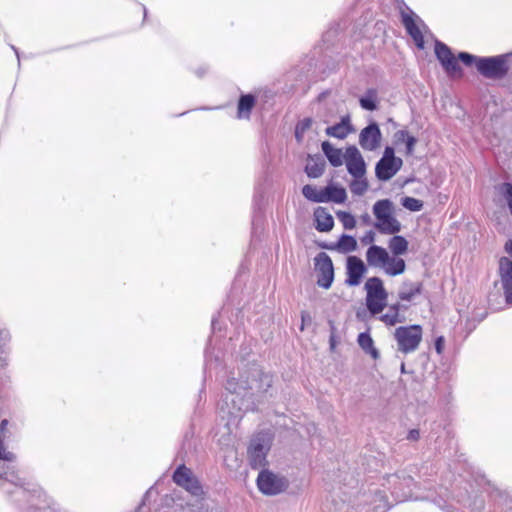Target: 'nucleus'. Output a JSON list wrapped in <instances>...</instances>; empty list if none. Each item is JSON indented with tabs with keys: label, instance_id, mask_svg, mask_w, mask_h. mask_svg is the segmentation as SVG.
Wrapping results in <instances>:
<instances>
[{
	"label": "nucleus",
	"instance_id": "nucleus-3",
	"mask_svg": "<svg viewBox=\"0 0 512 512\" xmlns=\"http://www.w3.org/2000/svg\"><path fill=\"white\" fill-rule=\"evenodd\" d=\"M365 256L368 266L381 268L389 276H397L405 272V261L400 257H391L388 251L381 246L371 245Z\"/></svg>",
	"mask_w": 512,
	"mask_h": 512
},
{
	"label": "nucleus",
	"instance_id": "nucleus-41",
	"mask_svg": "<svg viewBox=\"0 0 512 512\" xmlns=\"http://www.w3.org/2000/svg\"><path fill=\"white\" fill-rule=\"evenodd\" d=\"M445 339L443 336H439L435 340V350L438 354H442L444 349Z\"/></svg>",
	"mask_w": 512,
	"mask_h": 512
},
{
	"label": "nucleus",
	"instance_id": "nucleus-38",
	"mask_svg": "<svg viewBox=\"0 0 512 512\" xmlns=\"http://www.w3.org/2000/svg\"><path fill=\"white\" fill-rule=\"evenodd\" d=\"M312 124H313L312 118L307 117V118L300 120L296 124V127L299 128L300 132L305 133L306 131H308L311 128Z\"/></svg>",
	"mask_w": 512,
	"mask_h": 512
},
{
	"label": "nucleus",
	"instance_id": "nucleus-23",
	"mask_svg": "<svg viewBox=\"0 0 512 512\" xmlns=\"http://www.w3.org/2000/svg\"><path fill=\"white\" fill-rule=\"evenodd\" d=\"M256 104V98L252 94H243L240 96L237 105V117L239 119H249L252 109Z\"/></svg>",
	"mask_w": 512,
	"mask_h": 512
},
{
	"label": "nucleus",
	"instance_id": "nucleus-31",
	"mask_svg": "<svg viewBox=\"0 0 512 512\" xmlns=\"http://www.w3.org/2000/svg\"><path fill=\"white\" fill-rule=\"evenodd\" d=\"M316 224H334V219L325 208L319 207L314 212Z\"/></svg>",
	"mask_w": 512,
	"mask_h": 512
},
{
	"label": "nucleus",
	"instance_id": "nucleus-20",
	"mask_svg": "<svg viewBox=\"0 0 512 512\" xmlns=\"http://www.w3.org/2000/svg\"><path fill=\"white\" fill-rule=\"evenodd\" d=\"M325 160L321 155H308L305 173L309 178H319L325 170Z\"/></svg>",
	"mask_w": 512,
	"mask_h": 512
},
{
	"label": "nucleus",
	"instance_id": "nucleus-15",
	"mask_svg": "<svg viewBox=\"0 0 512 512\" xmlns=\"http://www.w3.org/2000/svg\"><path fill=\"white\" fill-rule=\"evenodd\" d=\"M382 133L376 122H371L359 134V145L363 150L375 151L381 143Z\"/></svg>",
	"mask_w": 512,
	"mask_h": 512
},
{
	"label": "nucleus",
	"instance_id": "nucleus-18",
	"mask_svg": "<svg viewBox=\"0 0 512 512\" xmlns=\"http://www.w3.org/2000/svg\"><path fill=\"white\" fill-rule=\"evenodd\" d=\"M393 203L389 199L377 201L373 206V213L379 224H399L393 217Z\"/></svg>",
	"mask_w": 512,
	"mask_h": 512
},
{
	"label": "nucleus",
	"instance_id": "nucleus-52",
	"mask_svg": "<svg viewBox=\"0 0 512 512\" xmlns=\"http://www.w3.org/2000/svg\"><path fill=\"white\" fill-rule=\"evenodd\" d=\"M7 424H8V421L6 419L1 421V424H0L1 432H3L5 430Z\"/></svg>",
	"mask_w": 512,
	"mask_h": 512
},
{
	"label": "nucleus",
	"instance_id": "nucleus-32",
	"mask_svg": "<svg viewBox=\"0 0 512 512\" xmlns=\"http://www.w3.org/2000/svg\"><path fill=\"white\" fill-rule=\"evenodd\" d=\"M368 189V183L366 179L355 178L350 184V190L355 195H363Z\"/></svg>",
	"mask_w": 512,
	"mask_h": 512
},
{
	"label": "nucleus",
	"instance_id": "nucleus-58",
	"mask_svg": "<svg viewBox=\"0 0 512 512\" xmlns=\"http://www.w3.org/2000/svg\"><path fill=\"white\" fill-rule=\"evenodd\" d=\"M345 228H354L355 226L353 225H350V226H344Z\"/></svg>",
	"mask_w": 512,
	"mask_h": 512
},
{
	"label": "nucleus",
	"instance_id": "nucleus-29",
	"mask_svg": "<svg viewBox=\"0 0 512 512\" xmlns=\"http://www.w3.org/2000/svg\"><path fill=\"white\" fill-rule=\"evenodd\" d=\"M302 194L308 200L316 203H323V189L318 190L316 187L307 184L303 186Z\"/></svg>",
	"mask_w": 512,
	"mask_h": 512
},
{
	"label": "nucleus",
	"instance_id": "nucleus-19",
	"mask_svg": "<svg viewBox=\"0 0 512 512\" xmlns=\"http://www.w3.org/2000/svg\"><path fill=\"white\" fill-rule=\"evenodd\" d=\"M414 13L409 10L408 12L402 11L401 17H402V23L407 31V33L411 36V38L414 40L416 46L420 49L424 48V37L420 30V28L417 26L415 20H414Z\"/></svg>",
	"mask_w": 512,
	"mask_h": 512
},
{
	"label": "nucleus",
	"instance_id": "nucleus-27",
	"mask_svg": "<svg viewBox=\"0 0 512 512\" xmlns=\"http://www.w3.org/2000/svg\"><path fill=\"white\" fill-rule=\"evenodd\" d=\"M357 342H358V345L361 347V349L365 353L371 355V357L373 359H378L379 358V352L374 347L373 339L371 338L369 333H366V332L360 333L358 335Z\"/></svg>",
	"mask_w": 512,
	"mask_h": 512
},
{
	"label": "nucleus",
	"instance_id": "nucleus-44",
	"mask_svg": "<svg viewBox=\"0 0 512 512\" xmlns=\"http://www.w3.org/2000/svg\"><path fill=\"white\" fill-rule=\"evenodd\" d=\"M301 327L300 329L303 331L304 330V326L307 322H311V317H310V314L306 311H302L301 313Z\"/></svg>",
	"mask_w": 512,
	"mask_h": 512
},
{
	"label": "nucleus",
	"instance_id": "nucleus-16",
	"mask_svg": "<svg viewBox=\"0 0 512 512\" xmlns=\"http://www.w3.org/2000/svg\"><path fill=\"white\" fill-rule=\"evenodd\" d=\"M499 276L505 301L512 306V260L508 257L499 260Z\"/></svg>",
	"mask_w": 512,
	"mask_h": 512
},
{
	"label": "nucleus",
	"instance_id": "nucleus-26",
	"mask_svg": "<svg viewBox=\"0 0 512 512\" xmlns=\"http://www.w3.org/2000/svg\"><path fill=\"white\" fill-rule=\"evenodd\" d=\"M347 194L344 188L333 185H328L323 188V202L343 203L346 200Z\"/></svg>",
	"mask_w": 512,
	"mask_h": 512
},
{
	"label": "nucleus",
	"instance_id": "nucleus-4",
	"mask_svg": "<svg viewBox=\"0 0 512 512\" xmlns=\"http://www.w3.org/2000/svg\"><path fill=\"white\" fill-rule=\"evenodd\" d=\"M366 306L372 315L383 311L387 305L388 292L384 288L383 281L379 277L368 278L365 283Z\"/></svg>",
	"mask_w": 512,
	"mask_h": 512
},
{
	"label": "nucleus",
	"instance_id": "nucleus-12",
	"mask_svg": "<svg viewBox=\"0 0 512 512\" xmlns=\"http://www.w3.org/2000/svg\"><path fill=\"white\" fill-rule=\"evenodd\" d=\"M435 55L441 63L445 72L450 76H462V69L458 63V57L456 58L451 49L443 42L435 41Z\"/></svg>",
	"mask_w": 512,
	"mask_h": 512
},
{
	"label": "nucleus",
	"instance_id": "nucleus-28",
	"mask_svg": "<svg viewBox=\"0 0 512 512\" xmlns=\"http://www.w3.org/2000/svg\"><path fill=\"white\" fill-rule=\"evenodd\" d=\"M377 90L370 88L366 91L365 95L359 99L360 106L367 111H374L377 109Z\"/></svg>",
	"mask_w": 512,
	"mask_h": 512
},
{
	"label": "nucleus",
	"instance_id": "nucleus-45",
	"mask_svg": "<svg viewBox=\"0 0 512 512\" xmlns=\"http://www.w3.org/2000/svg\"><path fill=\"white\" fill-rule=\"evenodd\" d=\"M304 132H300L299 128L295 127V138L298 142H301L304 138Z\"/></svg>",
	"mask_w": 512,
	"mask_h": 512
},
{
	"label": "nucleus",
	"instance_id": "nucleus-37",
	"mask_svg": "<svg viewBox=\"0 0 512 512\" xmlns=\"http://www.w3.org/2000/svg\"><path fill=\"white\" fill-rule=\"evenodd\" d=\"M405 145H406V154L407 155H412L413 152H414V148H415V145L417 143V139L416 137L412 136V135H409L406 140H405Z\"/></svg>",
	"mask_w": 512,
	"mask_h": 512
},
{
	"label": "nucleus",
	"instance_id": "nucleus-55",
	"mask_svg": "<svg viewBox=\"0 0 512 512\" xmlns=\"http://www.w3.org/2000/svg\"><path fill=\"white\" fill-rule=\"evenodd\" d=\"M143 12H144V19L147 17V9L145 6H143Z\"/></svg>",
	"mask_w": 512,
	"mask_h": 512
},
{
	"label": "nucleus",
	"instance_id": "nucleus-1",
	"mask_svg": "<svg viewBox=\"0 0 512 512\" xmlns=\"http://www.w3.org/2000/svg\"><path fill=\"white\" fill-rule=\"evenodd\" d=\"M273 378L264 373L256 364L250 366L239 379L231 377L226 381V393L218 404L223 419L227 425L236 424L243 413L256 409L254 399L266 394L272 387Z\"/></svg>",
	"mask_w": 512,
	"mask_h": 512
},
{
	"label": "nucleus",
	"instance_id": "nucleus-9",
	"mask_svg": "<svg viewBox=\"0 0 512 512\" xmlns=\"http://www.w3.org/2000/svg\"><path fill=\"white\" fill-rule=\"evenodd\" d=\"M173 481L195 497L204 495L203 487L192 470L184 464L179 465L173 473Z\"/></svg>",
	"mask_w": 512,
	"mask_h": 512
},
{
	"label": "nucleus",
	"instance_id": "nucleus-54",
	"mask_svg": "<svg viewBox=\"0 0 512 512\" xmlns=\"http://www.w3.org/2000/svg\"><path fill=\"white\" fill-rule=\"evenodd\" d=\"M330 346H331V349H333V348H334V346H335V344H334V340H333V338H332V337H331V339H330Z\"/></svg>",
	"mask_w": 512,
	"mask_h": 512
},
{
	"label": "nucleus",
	"instance_id": "nucleus-49",
	"mask_svg": "<svg viewBox=\"0 0 512 512\" xmlns=\"http://www.w3.org/2000/svg\"><path fill=\"white\" fill-rule=\"evenodd\" d=\"M506 252L512 257V239L505 245Z\"/></svg>",
	"mask_w": 512,
	"mask_h": 512
},
{
	"label": "nucleus",
	"instance_id": "nucleus-50",
	"mask_svg": "<svg viewBox=\"0 0 512 512\" xmlns=\"http://www.w3.org/2000/svg\"><path fill=\"white\" fill-rule=\"evenodd\" d=\"M346 217H347V220H344V221H343V224H344V225H347V224H355V220H354V218H353L352 216H350V215H346Z\"/></svg>",
	"mask_w": 512,
	"mask_h": 512
},
{
	"label": "nucleus",
	"instance_id": "nucleus-11",
	"mask_svg": "<svg viewBox=\"0 0 512 512\" xmlns=\"http://www.w3.org/2000/svg\"><path fill=\"white\" fill-rule=\"evenodd\" d=\"M314 265L318 286L329 289L334 280V268L330 256L325 252H320L314 258Z\"/></svg>",
	"mask_w": 512,
	"mask_h": 512
},
{
	"label": "nucleus",
	"instance_id": "nucleus-6",
	"mask_svg": "<svg viewBox=\"0 0 512 512\" xmlns=\"http://www.w3.org/2000/svg\"><path fill=\"white\" fill-rule=\"evenodd\" d=\"M256 483L259 491L267 496L283 493L289 487L285 476L265 468L259 472Z\"/></svg>",
	"mask_w": 512,
	"mask_h": 512
},
{
	"label": "nucleus",
	"instance_id": "nucleus-43",
	"mask_svg": "<svg viewBox=\"0 0 512 512\" xmlns=\"http://www.w3.org/2000/svg\"><path fill=\"white\" fill-rule=\"evenodd\" d=\"M420 438V431L418 429H411L408 432L407 439L410 441H417Z\"/></svg>",
	"mask_w": 512,
	"mask_h": 512
},
{
	"label": "nucleus",
	"instance_id": "nucleus-48",
	"mask_svg": "<svg viewBox=\"0 0 512 512\" xmlns=\"http://www.w3.org/2000/svg\"><path fill=\"white\" fill-rule=\"evenodd\" d=\"M25 512H47V511L43 508L31 506Z\"/></svg>",
	"mask_w": 512,
	"mask_h": 512
},
{
	"label": "nucleus",
	"instance_id": "nucleus-30",
	"mask_svg": "<svg viewBox=\"0 0 512 512\" xmlns=\"http://www.w3.org/2000/svg\"><path fill=\"white\" fill-rule=\"evenodd\" d=\"M337 246L342 252L348 253L356 249L357 242L353 236L342 235L338 241Z\"/></svg>",
	"mask_w": 512,
	"mask_h": 512
},
{
	"label": "nucleus",
	"instance_id": "nucleus-17",
	"mask_svg": "<svg viewBox=\"0 0 512 512\" xmlns=\"http://www.w3.org/2000/svg\"><path fill=\"white\" fill-rule=\"evenodd\" d=\"M346 270L347 278L345 283L349 286L359 285L363 275L367 272L364 262L356 256L348 257Z\"/></svg>",
	"mask_w": 512,
	"mask_h": 512
},
{
	"label": "nucleus",
	"instance_id": "nucleus-25",
	"mask_svg": "<svg viewBox=\"0 0 512 512\" xmlns=\"http://www.w3.org/2000/svg\"><path fill=\"white\" fill-rule=\"evenodd\" d=\"M369 505L373 512H385L390 507L385 493L378 489L371 491Z\"/></svg>",
	"mask_w": 512,
	"mask_h": 512
},
{
	"label": "nucleus",
	"instance_id": "nucleus-47",
	"mask_svg": "<svg viewBox=\"0 0 512 512\" xmlns=\"http://www.w3.org/2000/svg\"><path fill=\"white\" fill-rule=\"evenodd\" d=\"M316 229L320 232H329L332 230L334 226H315Z\"/></svg>",
	"mask_w": 512,
	"mask_h": 512
},
{
	"label": "nucleus",
	"instance_id": "nucleus-24",
	"mask_svg": "<svg viewBox=\"0 0 512 512\" xmlns=\"http://www.w3.org/2000/svg\"><path fill=\"white\" fill-rule=\"evenodd\" d=\"M322 151L333 167H339L343 164L344 154L341 149L334 148L330 142L324 141L321 144Z\"/></svg>",
	"mask_w": 512,
	"mask_h": 512
},
{
	"label": "nucleus",
	"instance_id": "nucleus-14",
	"mask_svg": "<svg viewBox=\"0 0 512 512\" xmlns=\"http://www.w3.org/2000/svg\"><path fill=\"white\" fill-rule=\"evenodd\" d=\"M383 234L393 235L387 242L388 248L392 253L391 257H399L408 251V241L399 235L401 226H375Z\"/></svg>",
	"mask_w": 512,
	"mask_h": 512
},
{
	"label": "nucleus",
	"instance_id": "nucleus-5",
	"mask_svg": "<svg viewBox=\"0 0 512 512\" xmlns=\"http://www.w3.org/2000/svg\"><path fill=\"white\" fill-rule=\"evenodd\" d=\"M271 449V438L268 434L255 435L247 448V459L252 469H260L268 464L267 455Z\"/></svg>",
	"mask_w": 512,
	"mask_h": 512
},
{
	"label": "nucleus",
	"instance_id": "nucleus-51",
	"mask_svg": "<svg viewBox=\"0 0 512 512\" xmlns=\"http://www.w3.org/2000/svg\"><path fill=\"white\" fill-rule=\"evenodd\" d=\"M206 73V69L205 68H199L197 71H196V74L198 77H202L204 74Z\"/></svg>",
	"mask_w": 512,
	"mask_h": 512
},
{
	"label": "nucleus",
	"instance_id": "nucleus-35",
	"mask_svg": "<svg viewBox=\"0 0 512 512\" xmlns=\"http://www.w3.org/2000/svg\"><path fill=\"white\" fill-rule=\"evenodd\" d=\"M501 192L507 200L509 210L512 214V184L503 183L501 186Z\"/></svg>",
	"mask_w": 512,
	"mask_h": 512
},
{
	"label": "nucleus",
	"instance_id": "nucleus-7",
	"mask_svg": "<svg viewBox=\"0 0 512 512\" xmlns=\"http://www.w3.org/2000/svg\"><path fill=\"white\" fill-rule=\"evenodd\" d=\"M394 337L398 350L404 354L414 352L422 340V328L419 325L401 326L396 328Z\"/></svg>",
	"mask_w": 512,
	"mask_h": 512
},
{
	"label": "nucleus",
	"instance_id": "nucleus-53",
	"mask_svg": "<svg viewBox=\"0 0 512 512\" xmlns=\"http://www.w3.org/2000/svg\"><path fill=\"white\" fill-rule=\"evenodd\" d=\"M11 48L14 50V52H15V53H16V55H17V58L19 59V52H18V49H17L15 46H13V45H11Z\"/></svg>",
	"mask_w": 512,
	"mask_h": 512
},
{
	"label": "nucleus",
	"instance_id": "nucleus-46",
	"mask_svg": "<svg viewBox=\"0 0 512 512\" xmlns=\"http://www.w3.org/2000/svg\"><path fill=\"white\" fill-rule=\"evenodd\" d=\"M400 308H401L400 303H395V304L390 305L388 309H390L392 312H396L397 315H400L399 314Z\"/></svg>",
	"mask_w": 512,
	"mask_h": 512
},
{
	"label": "nucleus",
	"instance_id": "nucleus-21",
	"mask_svg": "<svg viewBox=\"0 0 512 512\" xmlns=\"http://www.w3.org/2000/svg\"><path fill=\"white\" fill-rule=\"evenodd\" d=\"M421 282L404 281L399 288L398 297L402 301L411 302L422 292Z\"/></svg>",
	"mask_w": 512,
	"mask_h": 512
},
{
	"label": "nucleus",
	"instance_id": "nucleus-56",
	"mask_svg": "<svg viewBox=\"0 0 512 512\" xmlns=\"http://www.w3.org/2000/svg\"><path fill=\"white\" fill-rule=\"evenodd\" d=\"M401 372H402V373H404V372H405V364H404V363H402V364H401Z\"/></svg>",
	"mask_w": 512,
	"mask_h": 512
},
{
	"label": "nucleus",
	"instance_id": "nucleus-34",
	"mask_svg": "<svg viewBox=\"0 0 512 512\" xmlns=\"http://www.w3.org/2000/svg\"><path fill=\"white\" fill-rule=\"evenodd\" d=\"M380 320L389 326H393L399 322H402L400 315H397L396 312H392L390 309H388V311L380 317Z\"/></svg>",
	"mask_w": 512,
	"mask_h": 512
},
{
	"label": "nucleus",
	"instance_id": "nucleus-2",
	"mask_svg": "<svg viewBox=\"0 0 512 512\" xmlns=\"http://www.w3.org/2000/svg\"><path fill=\"white\" fill-rule=\"evenodd\" d=\"M511 54L495 56H476L468 52H460L458 59L465 66H475L477 72L486 79L501 80L510 70L509 58Z\"/></svg>",
	"mask_w": 512,
	"mask_h": 512
},
{
	"label": "nucleus",
	"instance_id": "nucleus-42",
	"mask_svg": "<svg viewBox=\"0 0 512 512\" xmlns=\"http://www.w3.org/2000/svg\"><path fill=\"white\" fill-rule=\"evenodd\" d=\"M361 242L364 245H368L374 242V233L372 231L366 232V234L361 238Z\"/></svg>",
	"mask_w": 512,
	"mask_h": 512
},
{
	"label": "nucleus",
	"instance_id": "nucleus-36",
	"mask_svg": "<svg viewBox=\"0 0 512 512\" xmlns=\"http://www.w3.org/2000/svg\"><path fill=\"white\" fill-rule=\"evenodd\" d=\"M16 459V456L13 452L8 451L3 445L2 440L0 439V460L13 462Z\"/></svg>",
	"mask_w": 512,
	"mask_h": 512
},
{
	"label": "nucleus",
	"instance_id": "nucleus-57",
	"mask_svg": "<svg viewBox=\"0 0 512 512\" xmlns=\"http://www.w3.org/2000/svg\"><path fill=\"white\" fill-rule=\"evenodd\" d=\"M215 323H216V319H215V318H213V319H212V327H213V328L215 327Z\"/></svg>",
	"mask_w": 512,
	"mask_h": 512
},
{
	"label": "nucleus",
	"instance_id": "nucleus-22",
	"mask_svg": "<svg viewBox=\"0 0 512 512\" xmlns=\"http://www.w3.org/2000/svg\"><path fill=\"white\" fill-rule=\"evenodd\" d=\"M353 131L349 116L342 117L341 121L326 128L325 133L330 137L344 139Z\"/></svg>",
	"mask_w": 512,
	"mask_h": 512
},
{
	"label": "nucleus",
	"instance_id": "nucleus-8",
	"mask_svg": "<svg viewBox=\"0 0 512 512\" xmlns=\"http://www.w3.org/2000/svg\"><path fill=\"white\" fill-rule=\"evenodd\" d=\"M402 165L403 161L401 158L395 156L394 148L387 146L383 156L376 163L375 175L380 181H388L398 173Z\"/></svg>",
	"mask_w": 512,
	"mask_h": 512
},
{
	"label": "nucleus",
	"instance_id": "nucleus-39",
	"mask_svg": "<svg viewBox=\"0 0 512 512\" xmlns=\"http://www.w3.org/2000/svg\"><path fill=\"white\" fill-rule=\"evenodd\" d=\"M409 136L407 130H398L394 133L393 139L396 145L404 143L406 138Z\"/></svg>",
	"mask_w": 512,
	"mask_h": 512
},
{
	"label": "nucleus",
	"instance_id": "nucleus-40",
	"mask_svg": "<svg viewBox=\"0 0 512 512\" xmlns=\"http://www.w3.org/2000/svg\"><path fill=\"white\" fill-rule=\"evenodd\" d=\"M472 511L480 512L484 507L483 499L476 498L473 503L469 504Z\"/></svg>",
	"mask_w": 512,
	"mask_h": 512
},
{
	"label": "nucleus",
	"instance_id": "nucleus-13",
	"mask_svg": "<svg viewBox=\"0 0 512 512\" xmlns=\"http://www.w3.org/2000/svg\"><path fill=\"white\" fill-rule=\"evenodd\" d=\"M344 159L346 162L347 171L350 175H352L354 178L364 177L366 173V164L356 146L352 145L346 148Z\"/></svg>",
	"mask_w": 512,
	"mask_h": 512
},
{
	"label": "nucleus",
	"instance_id": "nucleus-33",
	"mask_svg": "<svg viewBox=\"0 0 512 512\" xmlns=\"http://www.w3.org/2000/svg\"><path fill=\"white\" fill-rule=\"evenodd\" d=\"M402 205L410 211H419L421 210L423 203L416 198L407 196L402 198Z\"/></svg>",
	"mask_w": 512,
	"mask_h": 512
},
{
	"label": "nucleus",
	"instance_id": "nucleus-10",
	"mask_svg": "<svg viewBox=\"0 0 512 512\" xmlns=\"http://www.w3.org/2000/svg\"><path fill=\"white\" fill-rule=\"evenodd\" d=\"M388 488L395 501L403 502L411 498L414 480L411 476L393 474L386 479Z\"/></svg>",
	"mask_w": 512,
	"mask_h": 512
}]
</instances>
